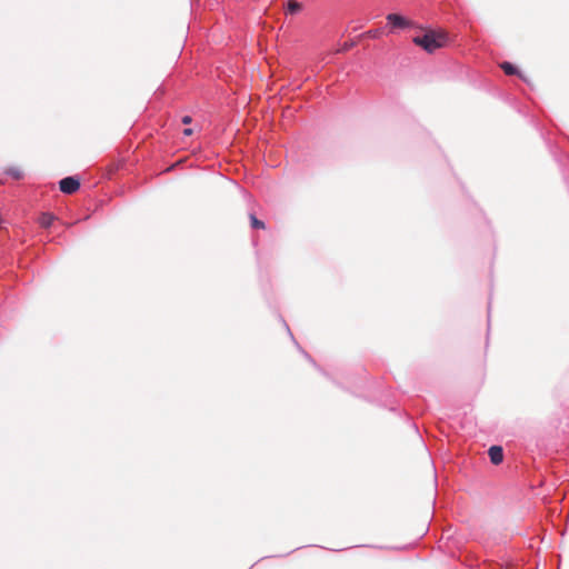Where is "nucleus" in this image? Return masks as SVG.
I'll return each mask as SVG.
<instances>
[{"label":"nucleus","mask_w":569,"mask_h":569,"mask_svg":"<svg viewBox=\"0 0 569 569\" xmlns=\"http://www.w3.org/2000/svg\"><path fill=\"white\" fill-rule=\"evenodd\" d=\"M6 172L17 180L23 177L22 170L18 167L9 168Z\"/></svg>","instance_id":"1a4fd4ad"},{"label":"nucleus","mask_w":569,"mask_h":569,"mask_svg":"<svg viewBox=\"0 0 569 569\" xmlns=\"http://www.w3.org/2000/svg\"><path fill=\"white\" fill-rule=\"evenodd\" d=\"M386 19L388 24H390L392 28L405 29L412 26L410 20L398 13H389Z\"/></svg>","instance_id":"f03ea898"},{"label":"nucleus","mask_w":569,"mask_h":569,"mask_svg":"<svg viewBox=\"0 0 569 569\" xmlns=\"http://www.w3.org/2000/svg\"><path fill=\"white\" fill-rule=\"evenodd\" d=\"M412 41L428 53H433L436 50L446 46L448 37L443 32L428 31L422 36L415 37Z\"/></svg>","instance_id":"f257e3e1"},{"label":"nucleus","mask_w":569,"mask_h":569,"mask_svg":"<svg viewBox=\"0 0 569 569\" xmlns=\"http://www.w3.org/2000/svg\"><path fill=\"white\" fill-rule=\"evenodd\" d=\"M366 34L370 38H378L380 36V31L379 30H369L366 32Z\"/></svg>","instance_id":"9d476101"},{"label":"nucleus","mask_w":569,"mask_h":569,"mask_svg":"<svg viewBox=\"0 0 569 569\" xmlns=\"http://www.w3.org/2000/svg\"><path fill=\"white\" fill-rule=\"evenodd\" d=\"M191 120H192V119H191V117H190V116H184V117L182 118V123H184V124H189V123L191 122Z\"/></svg>","instance_id":"f8f14e48"},{"label":"nucleus","mask_w":569,"mask_h":569,"mask_svg":"<svg viewBox=\"0 0 569 569\" xmlns=\"http://www.w3.org/2000/svg\"><path fill=\"white\" fill-rule=\"evenodd\" d=\"M500 68L508 76L519 74L517 68L513 64H511L510 62L505 61V62L500 63Z\"/></svg>","instance_id":"0eeeda50"},{"label":"nucleus","mask_w":569,"mask_h":569,"mask_svg":"<svg viewBox=\"0 0 569 569\" xmlns=\"http://www.w3.org/2000/svg\"><path fill=\"white\" fill-rule=\"evenodd\" d=\"M183 134H184V136H191V134H192V129H189V128H188V129H184V130H183Z\"/></svg>","instance_id":"ddd939ff"},{"label":"nucleus","mask_w":569,"mask_h":569,"mask_svg":"<svg viewBox=\"0 0 569 569\" xmlns=\"http://www.w3.org/2000/svg\"><path fill=\"white\" fill-rule=\"evenodd\" d=\"M59 187L63 193L72 194L80 188V182L74 177H67L59 182Z\"/></svg>","instance_id":"7ed1b4c3"},{"label":"nucleus","mask_w":569,"mask_h":569,"mask_svg":"<svg viewBox=\"0 0 569 569\" xmlns=\"http://www.w3.org/2000/svg\"><path fill=\"white\" fill-rule=\"evenodd\" d=\"M56 220V217L52 213L43 212L39 218V224L42 228H49L53 221Z\"/></svg>","instance_id":"39448f33"},{"label":"nucleus","mask_w":569,"mask_h":569,"mask_svg":"<svg viewBox=\"0 0 569 569\" xmlns=\"http://www.w3.org/2000/svg\"><path fill=\"white\" fill-rule=\"evenodd\" d=\"M489 457H490V461L493 463V465H499L502 462L503 460V451H502V448L499 447V446H492L489 448Z\"/></svg>","instance_id":"20e7f679"},{"label":"nucleus","mask_w":569,"mask_h":569,"mask_svg":"<svg viewBox=\"0 0 569 569\" xmlns=\"http://www.w3.org/2000/svg\"><path fill=\"white\" fill-rule=\"evenodd\" d=\"M250 224L253 229H264L266 224L263 221L259 220L253 213L249 214Z\"/></svg>","instance_id":"6e6552de"},{"label":"nucleus","mask_w":569,"mask_h":569,"mask_svg":"<svg viewBox=\"0 0 569 569\" xmlns=\"http://www.w3.org/2000/svg\"><path fill=\"white\" fill-rule=\"evenodd\" d=\"M302 9V4L296 0H288L287 2V12L295 14L298 13Z\"/></svg>","instance_id":"423d86ee"},{"label":"nucleus","mask_w":569,"mask_h":569,"mask_svg":"<svg viewBox=\"0 0 569 569\" xmlns=\"http://www.w3.org/2000/svg\"><path fill=\"white\" fill-rule=\"evenodd\" d=\"M353 43L352 42H346L342 48L340 50H338V52L340 51H347L349 50L350 48H352Z\"/></svg>","instance_id":"9b49d317"}]
</instances>
